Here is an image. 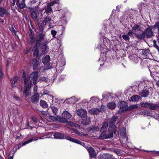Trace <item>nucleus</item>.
I'll return each mask as SVG.
<instances>
[{"instance_id": "nucleus-1", "label": "nucleus", "mask_w": 159, "mask_h": 159, "mask_svg": "<svg viewBox=\"0 0 159 159\" xmlns=\"http://www.w3.org/2000/svg\"><path fill=\"white\" fill-rule=\"evenodd\" d=\"M141 28L138 25H136L132 28V30L134 34H135L136 37L140 39H144L145 38V34L142 33H137L138 31L141 30Z\"/></svg>"}, {"instance_id": "nucleus-2", "label": "nucleus", "mask_w": 159, "mask_h": 159, "mask_svg": "<svg viewBox=\"0 0 159 159\" xmlns=\"http://www.w3.org/2000/svg\"><path fill=\"white\" fill-rule=\"evenodd\" d=\"M39 73L38 71H34L31 73L29 76V80H30V84H35L37 83Z\"/></svg>"}, {"instance_id": "nucleus-3", "label": "nucleus", "mask_w": 159, "mask_h": 159, "mask_svg": "<svg viewBox=\"0 0 159 159\" xmlns=\"http://www.w3.org/2000/svg\"><path fill=\"white\" fill-rule=\"evenodd\" d=\"M154 29L153 26H149L146 29L144 32L142 33V34H145V38L146 36L147 38L151 37L153 35V33L152 30Z\"/></svg>"}, {"instance_id": "nucleus-4", "label": "nucleus", "mask_w": 159, "mask_h": 159, "mask_svg": "<svg viewBox=\"0 0 159 159\" xmlns=\"http://www.w3.org/2000/svg\"><path fill=\"white\" fill-rule=\"evenodd\" d=\"M108 129L111 132L107 134V139L112 138L113 137V134H115L116 131V129L115 125H110Z\"/></svg>"}, {"instance_id": "nucleus-5", "label": "nucleus", "mask_w": 159, "mask_h": 159, "mask_svg": "<svg viewBox=\"0 0 159 159\" xmlns=\"http://www.w3.org/2000/svg\"><path fill=\"white\" fill-rule=\"evenodd\" d=\"M118 107L120 109H122L123 111H127L128 110V107L126 102L123 101H121L118 103Z\"/></svg>"}, {"instance_id": "nucleus-6", "label": "nucleus", "mask_w": 159, "mask_h": 159, "mask_svg": "<svg viewBox=\"0 0 159 159\" xmlns=\"http://www.w3.org/2000/svg\"><path fill=\"white\" fill-rule=\"evenodd\" d=\"M30 85V84H28L27 85H25L24 87L23 94L25 96V97H27L31 94V93L30 91V89L31 88Z\"/></svg>"}, {"instance_id": "nucleus-7", "label": "nucleus", "mask_w": 159, "mask_h": 159, "mask_svg": "<svg viewBox=\"0 0 159 159\" xmlns=\"http://www.w3.org/2000/svg\"><path fill=\"white\" fill-rule=\"evenodd\" d=\"M76 114L78 116L81 117H84L86 116L87 112L85 110L80 109H78L77 111Z\"/></svg>"}, {"instance_id": "nucleus-8", "label": "nucleus", "mask_w": 159, "mask_h": 159, "mask_svg": "<svg viewBox=\"0 0 159 159\" xmlns=\"http://www.w3.org/2000/svg\"><path fill=\"white\" fill-rule=\"evenodd\" d=\"M39 93H35L31 97V101L34 103L36 104L37 103L39 100Z\"/></svg>"}, {"instance_id": "nucleus-9", "label": "nucleus", "mask_w": 159, "mask_h": 159, "mask_svg": "<svg viewBox=\"0 0 159 159\" xmlns=\"http://www.w3.org/2000/svg\"><path fill=\"white\" fill-rule=\"evenodd\" d=\"M64 139H66L67 140H70L71 142H74L76 143L80 144L82 145H83L84 144V143L83 142H81V141L78 140L73 138L69 136L65 137V138H64Z\"/></svg>"}, {"instance_id": "nucleus-10", "label": "nucleus", "mask_w": 159, "mask_h": 159, "mask_svg": "<svg viewBox=\"0 0 159 159\" xmlns=\"http://www.w3.org/2000/svg\"><path fill=\"white\" fill-rule=\"evenodd\" d=\"M9 15L8 11L5 8L0 7V16L3 17Z\"/></svg>"}, {"instance_id": "nucleus-11", "label": "nucleus", "mask_w": 159, "mask_h": 159, "mask_svg": "<svg viewBox=\"0 0 159 159\" xmlns=\"http://www.w3.org/2000/svg\"><path fill=\"white\" fill-rule=\"evenodd\" d=\"M88 151L91 157L93 158H94L96 157V152L94 149L92 147H89L88 149Z\"/></svg>"}, {"instance_id": "nucleus-12", "label": "nucleus", "mask_w": 159, "mask_h": 159, "mask_svg": "<svg viewBox=\"0 0 159 159\" xmlns=\"http://www.w3.org/2000/svg\"><path fill=\"white\" fill-rule=\"evenodd\" d=\"M102 111L101 108L97 109L95 108H93L89 110V112L91 114L97 115L99 112H100Z\"/></svg>"}, {"instance_id": "nucleus-13", "label": "nucleus", "mask_w": 159, "mask_h": 159, "mask_svg": "<svg viewBox=\"0 0 159 159\" xmlns=\"http://www.w3.org/2000/svg\"><path fill=\"white\" fill-rule=\"evenodd\" d=\"M139 94L141 97H146L149 95V91L147 89H143Z\"/></svg>"}, {"instance_id": "nucleus-14", "label": "nucleus", "mask_w": 159, "mask_h": 159, "mask_svg": "<svg viewBox=\"0 0 159 159\" xmlns=\"http://www.w3.org/2000/svg\"><path fill=\"white\" fill-rule=\"evenodd\" d=\"M87 129L89 132H94L98 131L99 130V128L97 126L93 125L90 126Z\"/></svg>"}, {"instance_id": "nucleus-15", "label": "nucleus", "mask_w": 159, "mask_h": 159, "mask_svg": "<svg viewBox=\"0 0 159 159\" xmlns=\"http://www.w3.org/2000/svg\"><path fill=\"white\" fill-rule=\"evenodd\" d=\"M31 64L34 66L33 68L34 70L37 69L38 66L39 65V63L38 62L37 59L36 58H34L32 59Z\"/></svg>"}, {"instance_id": "nucleus-16", "label": "nucleus", "mask_w": 159, "mask_h": 159, "mask_svg": "<svg viewBox=\"0 0 159 159\" xmlns=\"http://www.w3.org/2000/svg\"><path fill=\"white\" fill-rule=\"evenodd\" d=\"M149 108L150 110H157L159 109V106L158 104L150 102Z\"/></svg>"}, {"instance_id": "nucleus-17", "label": "nucleus", "mask_w": 159, "mask_h": 159, "mask_svg": "<svg viewBox=\"0 0 159 159\" xmlns=\"http://www.w3.org/2000/svg\"><path fill=\"white\" fill-rule=\"evenodd\" d=\"M54 138L57 139H64V135L61 133L59 132H56L53 134Z\"/></svg>"}, {"instance_id": "nucleus-18", "label": "nucleus", "mask_w": 159, "mask_h": 159, "mask_svg": "<svg viewBox=\"0 0 159 159\" xmlns=\"http://www.w3.org/2000/svg\"><path fill=\"white\" fill-rule=\"evenodd\" d=\"M90 122V118L89 117L84 118L81 121V123L84 125L89 124Z\"/></svg>"}, {"instance_id": "nucleus-19", "label": "nucleus", "mask_w": 159, "mask_h": 159, "mask_svg": "<svg viewBox=\"0 0 159 159\" xmlns=\"http://www.w3.org/2000/svg\"><path fill=\"white\" fill-rule=\"evenodd\" d=\"M18 78L17 77L15 76L13 77L10 80L11 83L12 88L16 87L15 83H16L18 80Z\"/></svg>"}, {"instance_id": "nucleus-20", "label": "nucleus", "mask_w": 159, "mask_h": 159, "mask_svg": "<svg viewBox=\"0 0 159 159\" xmlns=\"http://www.w3.org/2000/svg\"><path fill=\"white\" fill-rule=\"evenodd\" d=\"M62 117L65 118L66 120L70 119L71 117V115L68 111H65L62 113Z\"/></svg>"}, {"instance_id": "nucleus-21", "label": "nucleus", "mask_w": 159, "mask_h": 159, "mask_svg": "<svg viewBox=\"0 0 159 159\" xmlns=\"http://www.w3.org/2000/svg\"><path fill=\"white\" fill-rule=\"evenodd\" d=\"M108 126V123L107 122H104L101 128L100 131L106 132Z\"/></svg>"}, {"instance_id": "nucleus-22", "label": "nucleus", "mask_w": 159, "mask_h": 159, "mask_svg": "<svg viewBox=\"0 0 159 159\" xmlns=\"http://www.w3.org/2000/svg\"><path fill=\"white\" fill-rule=\"evenodd\" d=\"M140 97L137 95H134L132 96L130 98L129 101L132 102H138L139 98Z\"/></svg>"}, {"instance_id": "nucleus-23", "label": "nucleus", "mask_w": 159, "mask_h": 159, "mask_svg": "<svg viewBox=\"0 0 159 159\" xmlns=\"http://www.w3.org/2000/svg\"><path fill=\"white\" fill-rule=\"evenodd\" d=\"M40 105L44 108H47L48 106L47 102L44 100H41L39 103Z\"/></svg>"}, {"instance_id": "nucleus-24", "label": "nucleus", "mask_w": 159, "mask_h": 159, "mask_svg": "<svg viewBox=\"0 0 159 159\" xmlns=\"http://www.w3.org/2000/svg\"><path fill=\"white\" fill-rule=\"evenodd\" d=\"M149 51L148 50H142V54L143 57H142L143 58H146L149 54Z\"/></svg>"}, {"instance_id": "nucleus-25", "label": "nucleus", "mask_w": 159, "mask_h": 159, "mask_svg": "<svg viewBox=\"0 0 159 159\" xmlns=\"http://www.w3.org/2000/svg\"><path fill=\"white\" fill-rule=\"evenodd\" d=\"M37 45V43H36L34 46L35 50L33 53L34 57H36L38 56L39 54V49Z\"/></svg>"}, {"instance_id": "nucleus-26", "label": "nucleus", "mask_w": 159, "mask_h": 159, "mask_svg": "<svg viewBox=\"0 0 159 159\" xmlns=\"http://www.w3.org/2000/svg\"><path fill=\"white\" fill-rule=\"evenodd\" d=\"M107 139V134H106L105 132H102L98 137V139Z\"/></svg>"}, {"instance_id": "nucleus-27", "label": "nucleus", "mask_w": 159, "mask_h": 159, "mask_svg": "<svg viewBox=\"0 0 159 159\" xmlns=\"http://www.w3.org/2000/svg\"><path fill=\"white\" fill-rule=\"evenodd\" d=\"M107 107L111 109H114L116 107V105L115 102H111L109 103L107 105Z\"/></svg>"}, {"instance_id": "nucleus-28", "label": "nucleus", "mask_w": 159, "mask_h": 159, "mask_svg": "<svg viewBox=\"0 0 159 159\" xmlns=\"http://www.w3.org/2000/svg\"><path fill=\"white\" fill-rule=\"evenodd\" d=\"M118 119V117L115 116H113L111 119L110 121L109 127L110 125H114V123H115Z\"/></svg>"}, {"instance_id": "nucleus-29", "label": "nucleus", "mask_w": 159, "mask_h": 159, "mask_svg": "<svg viewBox=\"0 0 159 159\" xmlns=\"http://www.w3.org/2000/svg\"><path fill=\"white\" fill-rule=\"evenodd\" d=\"M99 99L97 97H92L90 98V102L92 103L98 102L99 101Z\"/></svg>"}, {"instance_id": "nucleus-30", "label": "nucleus", "mask_w": 159, "mask_h": 159, "mask_svg": "<svg viewBox=\"0 0 159 159\" xmlns=\"http://www.w3.org/2000/svg\"><path fill=\"white\" fill-rule=\"evenodd\" d=\"M31 15L32 18L34 20H36L37 18V14L36 11H31Z\"/></svg>"}, {"instance_id": "nucleus-31", "label": "nucleus", "mask_w": 159, "mask_h": 159, "mask_svg": "<svg viewBox=\"0 0 159 159\" xmlns=\"http://www.w3.org/2000/svg\"><path fill=\"white\" fill-rule=\"evenodd\" d=\"M50 60V57L48 55H46L43 59V63L48 62Z\"/></svg>"}, {"instance_id": "nucleus-32", "label": "nucleus", "mask_w": 159, "mask_h": 159, "mask_svg": "<svg viewBox=\"0 0 159 159\" xmlns=\"http://www.w3.org/2000/svg\"><path fill=\"white\" fill-rule=\"evenodd\" d=\"M129 57L130 59L132 60L135 63H137L138 62V59L136 55L131 56H130Z\"/></svg>"}, {"instance_id": "nucleus-33", "label": "nucleus", "mask_w": 159, "mask_h": 159, "mask_svg": "<svg viewBox=\"0 0 159 159\" xmlns=\"http://www.w3.org/2000/svg\"><path fill=\"white\" fill-rule=\"evenodd\" d=\"M45 36V34L43 33H40L38 36V41H41L44 39Z\"/></svg>"}, {"instance_id": "nucleus-34", "label": "nucleus", "mask_w": 159, "mask_h": 159, "mask_svg": "<svg viewBox=\"0 0 159 159\" xmlns=\"http://www.w3.org/2000/svg\"><path fill=\"white\" fill-rule=\"evenodd\" d=\"M120 134L121 136L123 137V138H126V131L124 128L120 130Z\"/></svg>"}, {"instance_id": "nucleus-35", "label": "nucleus", "mask_w": 159, "mask_h": 159, "mask_svg": "<svg viewBox=\"0 0 159 159\" xmlns=\"http://www.w3.org/2000/svg\"><path fill=\"white\" fill-rule=\"evenodd\" d=\"M42 52L43 54L46 53L47 52V50L48 49V46L46 44L43 45L42 47Z\"/></svg>"}, {"instance_id": "nucleus-36", "label": "nucleus", "mask_w": 159, "mask_h": 159, "mask_svg": "<svg viewBox=\"0 0 159 159\" xmlns=\"http://www.w3.org/2000/svg\"><path fill=\"white\" fill-rule=\"evenodd\" d=\"M68 124L69 125H70L71 126H74L79 129L80 128V126L79 125L73 123L72 122H68Z\"/></svg>"}, {"instance_id": "nucleus-37", "label": "nucleus", "mask_w": 159, "mask_h": 159, "mask_svg": "<svg viewBox=\"0 0 159 159\" xmlns=\"http://www.w3.org/2000/svg\"><path fill=\"white\" fill-rule=\"evenodd\" d=\"M153 45L156 48L158 49L159 47V38L158 39L157 41H153Z\"/></svg>"}, {"instance_id": "nucleus-38", "label": "nucleus", "mask_w": 159, "mask_h": 159, "mask_svg": "<svg viewBox=\"0 0 159 159\" xmlns=\"http://www.w3.org/2000/svg\"><path fill=\"white\" fill-rule=\"evenodd\" d=\"M150 102H142L141 104V107H142L148 108L149 106Z\"/></svg>"}, {"instance_id": "nucleus-39", "label": "nucleus", "mask_w": 159, "mask_h": 159, "mask_svg": "<svg viewBox=\"0 0 159 159\" xmlns=\"http://www.w3.org/2000/svg\"><path fill=\"white\" fill-rule=\"evenodd\" d=\"M17 4L18 8H19L20 9L23 8L25 6V2H21L20 3H17Z\"/></svg>"}, {"instance_id": "nucleus-40", "label": "nucleus", "mask_w": 159, "mask_h": 159, "mask_svg": "<svg viewBox=\"0 0 159 159\" xmlns=\"http://www.w3.org/2000/svg\"><path fill=\"white\" fill-rule=\"evenodd\" d=\"M138 107V106L136 104H134L130 105L128 107V110H131L134 109H136Z\"/></svg>"}, {"instance_id": "nucleus-41", "label": "nucleus", "mask_w": 159, "mask_h": 159, "mask_svg": "<svg viewBox=\"0 0 159 159\" xmlns=\"http://www.w3.org/2000/svg\"><path fill=\"white\" fill-rule=\"evenodd\" d=\"M33 140V139H30L29 140L23 143L22 145H19L18 146V148L19 149L21 147V146H24L25 144H27L30 143V142L32 141Z\"/></svg>"}, {"instance_id": "nucleus-42", "label": "nucleus", "mask_w": 159, "mask_h": 159, "mask_svg": "<svg viewBox=\"0 0 159 159\" xmlns=\"http://www.w3.org/2000/svg\"><path fill=\"white\" fill-rule=\"evenodd\" d=\"M47 7L45 9V12L46 13H49L52 12V10L51 7H50L47 5Z\"/></svg>"}, {"instance_id": "nucleus-43", "label": "nucleus", "mask_w": 159, "mask_h": 159, "mask_svg": "<svg viewBox=\"0 0 159 159\" xmlns=\"http://www.w3.org/2000/svg\"><path fill=\"white\" fill-rule=\"evenodd\" d=\"M47 98L48 99V101L50 103H52L53 101V97L50 95H47Z\"/></svg>"}, {"instance_id": "nucleus-44", "label": "nucleus", "mask_w": 159, "mask_h": 159, "mask_svg": "<svg viewBox=\"0 0 159 159\" xmlns=\"http://www.w3.org/2000/svg\"><path fill=\"white\" fill-rule=\"evenodd\" d=\"M52 110L55 115L57 113L58 109L54 106L51 107Z\"/></svg>"}, {"instance_id": "nucleus-45", "label": "nucleus", "mask_w": 159, "mask_h": 159, "mask_svg": "<svg viewBox=\"0 0 159 159\" xmlns=\"http://www.w3.org/2000/svg\"><path fill=\"white\" fill-rule=\"evenodd\" d=\"M72 131L73 132L75 133V134H77L78 136H82L83 134L82 133H80L79 131H78L76 129H73Z\"/></svg>"}, {"instance_id": "nucleus-46", "label": "nucleus", "mask_w": 159, "mask_h": 159, "mask_svg": "<svg viewBox=\"0 0 159 159\" xmlns=\"http://www.w3.org/2000/svg\"><path fill=\"white\" fill-rule=\"evenodd\" d=\"M50 80L48 78H47L46 77H41L39 79V81H40V82L44 81L45 82H48Z\"/></svg>"}, {"instance_id": "nucleus-47", "label": "nucleus", "mask_w": 159, "mask_h": 159, "mask_svg": "<svg viewBox=\"0 0 159 159\" xmlns=\"http://www.w3.org/2000/svg\"><path fill=\"white\" fill-rule=\"evenodd\" d=\"M29 76L24 78V83L25 85H26V84H27V85L28 84L30 85L29 83V82L30 83V80H29Z\"/></svg>"}, {"instance_id": "nucleus-48", "label": "nucleus", "mask_w": 159, "mask_h": 159, "mask_svg": "<svg viewBox=\"0 0 159 159\" xmlns=\"http://www.w3.org/2000/svg\"><path fill=\"white\" fill-rule=\"evenodd\" d=\"M51 20V18L48 16H47L45 17L43 20V22L45 23V24L47 23L48 22L50 21Z\"/></svg>"}, {"instance_id": "nucleus-49", "label": "nucleus", "mask_w": 159, "mask_h": 159, "mask_svg": "<svg viewBox=\"0 0 159 159\" xmlns=\"http://www.w3.org/2000/svg\"><path fill=\"white\" fill-rule=\"evenodd\" d=\"M59 120L60 122L62 123H65L67 122V120L64 117H62L61 118L59 117Z\"/></svg>"}, {"instance_id": "nucleus-50", "label": "nucleus", "mask_w": 159, "mask_h": 159, "mask_svg": "<svg viewBox=\"0 0 159 159\" xmlns=\"http://www.w3.org/2000/svg\"><path fill=\"white\" fill-rule=\"evenodd\" d=\"M122 37L126 41H129V37L127 35H123Z\"/></svg>"}, {"instance_id": "nucleus-51", "label": "nucleus", "mask_w": 159, "mask_h": 159, "mask_svg": "<svg viewBox=\"0 0 159 159\" xmlns=\"http://www.w3.org/2000/svg\"><path fill=\"white\" fill-rule=\"evenodd\" d=\"M37 113L39 115L40 114H42V115L43 116L46 115L47 113L46 111H40L38 110V109L37 110Z\"/></svg>"}, {"instance_id": "nucleus-52", "label": "nucleus", "mask_w": 159, "mask_h": 159, "mask_svg": "<svg viewBox=\"0 0 159 159\" xmlns=\"http://www.w3.org/2000/svg\"><path fill=\"white\" fill-rule=\"evenodd\" d=\"M153 27L154 29V28L157 29L159 33V21L156 22L153 26Z\"/></svg>"}, {"instance_id": "nucleus-53", "label": "nucleus", "mask_w": 159, "mask_h": 159, "mask_svg": "<svg viewBox=\"0 0 159 159\" xmlns=\"http://www.w3.org/2000/svg\"><path fill=\"white\" fill-rule=\"evenodd\" d=\"M49 118L53 121H56L57 120V119L56 117L53 116H49Z\"/></svg>"}, {"instance_id": "nucleus-54", "label": "nucleus", "mask_w": 159, "mask_h": 159, "mask_svg": "<svg viewBox=\"0 0 159 159\" xmlns=\"http://www.w3.org/2000/svg\"><path fill=\"white\" fill-rule=\"evenodd\" d=\"M31 119L34 123H36L37 122V119L36 117L33 116L31 117Z\"/></svg>"}, {"instance_id": "nucleus-55", "label": "nucleus", "mask_w": 159, "mask_h": 159, "mask_svg": "<svg viewBox=\"0 0 159 159\" xmlns=\"http://www.w3.org/2000/svg\"><path fill=\"white\" fill-rule=\"evenodd\" d=\"M57 33V32L55 30H52L51 31V34L53 37H54Z\"/></svg>"}, {"instance_id": "nucleus-56", "label": "nucleus", "mask_w": 159, "mask_h": 159, "mask_svg": "<svg viewBox=\"0 0 159 159\" xmlns=\"http://www.w3.org/2000/svg\"><path fill=\"white\" fill-rule=\"evenodd\" d=\"M57 3V2H56L55 1H52L50 2V3L48 4L47 5L50 7H51V6H52L53 4H54L55 3Z\"/></svg>"}, {"instance_id": "nucleus-57", "label": "nucleus", "mask_w": 159, "mask_h": 159, "mask_svg": "<svg viewBox=\"0 0 159 159\" xmlns=\"http://www.w3.org/2000/svg\"><path fill=\"white\" fill-rule=\"evenodd\" d=\"M38 87L37 86H35L33 88V91L34 93H37V90Z\"/></svg>"}, {"instance_id": "nucleus-58", "label": "nucleus", "mask_w": 159, "mask_h": 159, "mask_svg": "<svg viewBox=\"0 0 159 159\" xmlns=\"http://www.w3.org/2000/svg\"><path fill=\"white\" fill-rule=\"evenodd\" d=\"M133 32L132 31H129V32H128L127 33V35L128 36V35H129V36H132V35H133Z\"/></svg>"}, {"instance_id": "nucleus-59", "label": "nucleus", "mask_w": 159, "mask_h": 159, "mask_svg": "<svg viewBox=\"0 0 159 159\" xmlns=\"http://www.w3.org/2000/svg\"><path fill=\"white\" fill-rule=\"evenodd\" d=\"M154 118L157 120H159V114H156L154 116Z\"/></svg>"}, {"instance_id": "nucleus-60", "label": "nucleus", "mask_w": 159, "mask_h": 159, "mask_svg": "<svg viewBox=\"0 0 159 159\" xmlns=\"http://www.w3.org/2000/svg\"><path fill=\"white\" fill-rule=\"evenodd\" d=\"M17 3L25 2V0H17Z\"/></svg>"}, {"instance_id": "nucleus-61", "label": "nucleus", "mask_w": 159, "mask_h": 159, "mask_svg": "<svg viewBox=\"0 0 159 159\" xmlns=\"http://www.w3.org/2000/svg\"><path fill=\"white\" fill-rule=\"evenodd\" d=\"M3 77V75L2 72L0 70V78H2Z\"/></svg>"}, {"instance_id": "nucleus-62", "label": "nucleus", "mask_w": 159, "mask_h": 159, "mask_svg": "<svg viewBox=\"0 0 159 159\" xmlns=\"http://www.w3.org/2000/svg\"><path fill=\"white\" fill-rule=\"evenodd\" d=\"M14 98H15V99L16 100H19L20 99V98L19 97L16 96H14Z\"/></svg>"}, {"instance_id": "nucleus-63", "label": "nucleus", "mask_w": 159, "mask_h": 159, "mask_svg": "<svg viewBox=\"0 0 159 159\" xmlns=\"http://www.w3.org/2000/svg\"><path fill=\"white\" fill-rule=\"evenodd\" d=\"M11 30L13 32L14 34L16 33V31L15 30L14 28L12 27Z\"/></svg>"}, {"instance_id": "nucleus-64", "label": "nucleus", "mask_w": 159, "mask_h": 159, "mask_svg": "<svg viewBox=\"0 0 159 159\" xmlns=\"http://www.w3.org/2000/svg\"><path fill=\"white\" fill-rule=\"evenodd\" d=\"M104 31H102V32L101 33H105L106 32V29H107V28L106 27V26H104Z\"/></svg>"}]
</instances>
